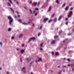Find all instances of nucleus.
<instances>
[{
	"mask_svg": "<svg viewBox=\"0 0 74 74\" xmlns=\"http://www.w3.org/2000/svg\"><path fill=\"white\" fill-rule=\"evenodd\" d=\"M8 19L9 20V24L11 25V23L13 22L14 20L13 18L10 16L8 17Z\"/></svg>",
	"mask_w": 74,
	"mask_h": 74,
	"instance_id": "1",
	"label": "nucleus"
},
{
	"mask_svg": "<svg viewBox=\"0 0 74 74\" xmlns=\"http://www.w3.org/2000/svg\"><path fill=\"white\" fill-rule=\"evenodd\" d=\"M73 15V11H70L68 14V18H71V15Z\"/></svg>",
	"mask_w": 74,
	"mask_h": 74,
	"instance_id": "2",
	"label": "nucleus"
},
{
	"mask_svg": "<svg viewBox=\"0 0 74 74\" xmlns=\"http://www.w3.org/2000/svg\"><path fill=\"white\" fill-rule=\"evenodd\" d=\"M36 40V38L34 37H33L30 38L29 39V40H28L29 42H30V41H31V40Z\"/></svg>",
	"mask_w": 74,
	"mask_h": 74,
	"instance_id": "3",
	"label": "nucleus"
},
{
	"mask_svg": "<svg viewBox=\"0 0 74 74\" xmlns=\"http://www.w3.org/2000/svg\"><path fill=\"white\" fill-rule=\"evenodd\" d=\"M48 20V18H45L43 20V21L44 23H45Z\"/></svg>",
	"mask_w": 74,
	"mask_h": 74,
	"instance_id": "4",
	"label": "nucleus"
},
{
	"mask_svg": "<svg viewBox=\"0 0 74 74\" xmlns=\"http://www.w3.org/2000/svg\"><path fill=\"white\" fill-rule=\"evenodd\" d=\"M32 57H30V58L29 59V58H26V60H27V61H28V62H30V61L32 60Z\"/></svg>",
	"mask_w": 74,
	"mask_h": 74,
	"instance_id": "5",
	"label": "nucleus"
},
{
	"mask_svg": "<svg viewBox=\"0 0 74 74\" xmlns=\"http://www.w3.org/2000/svg\"><path fill=\"white\" fill-rule=\"evenodd\" d=\"M51 44H55V40H53L51 42Z\"/></svg>",
	"mask_w": 74,
	"mask_h": 74,
	"instance_id": "6",
	"label": "nucleus"
},
{
	"mask_svg": "<svg viewBox=\"0 0 74 74\" xmlns=\"http://www.w3.org/2000/svg\"><path fill=\"white\" fill-rule=\"evenodd\" d=\"M51 9H52V6H50L48 9V11H51Z\"/></svg>",
	"mask_w": 74,
	"mask_h": 74,
	"instance_id": "7",
	"label": "nucleus"
},
{
	"mask_svg": "<svg viewBox=\"0 0 74 74\" xmlns=\"http://www.w3.org/2000/svg\"><path fill=\"white\" fill-rule=\"evenodd\" d=\"M69 8V7L67 6L65 8V11H68Z\"/></svg>",
	"mask_w": 74,
	"mask_h": 74,
	"instance_id": "8",
	"label": "nucleus"
},
{
	"mask_svg": "<svg viewBox=\"0 0 74 74\" xmlns=\"http://www.w3.org/2000/svg\"><path fill=\"white\" fill-rule=\"evenodd\" d=\"M62 18V16H60L58 18V21H60Z\"/></svg>",
	"mask_w": 74,
	"mask_h": 74,
	"instance_id": "9",
	"label": "nucleus"
},
{
	"mask_svg": "<svg viewBox=\"0 0 74 74\" xmlns=\"http://www.w3.org/2000/svg\"><path fill=\"white\" fill-rule=\"evenodd\" d=\"M20 52L21 53H23L24 52H25V50L24 49H22L20 51Z\"/></svg>",
	"mask_w": 74,
	"mask_h": 74,
	"instance_id": "10",
	"label": "nucleus"
},
{
	"mask_svg": "<svg viewBox=\"0 0 74 74\" xmlns=\"http://www.w3.org/2000/svg\"><path fill=\"white\" fill-rule=\"evenodd\" d=\"M53 22H56L57 21V18H55L53 20Z\"/></svg>",
	"mask_w": 74,
	"mask_h": 74,
	"instance_id": "11",
	"label": "nucleus"
},
{
	"mask_svg": "<svg viewBox=\"0 0 74 74\" xmlns=\"http://www.w3.org/2000/svg\"><path fill=\"white\" fill-rule=\"evenodd\" d=\"M54 16H55V13H54L53 14L51 15V18H52L54 17Z\"/></svg>",
	"mask_w": 74,
	"mask_h": 74,
	"instance_id": "12",
	"label": "nucleus"
},
{
	"mask_svg": "<svg viewBox=\"0 0 74 74\" xmlns=\"http://www.w3.org/2000/svg\"><path fill=\"white\" fill-rule=\"evenodd\" d=\"M58 35H55L54 37V39H56V38H58Z\"/></svg>",
	"mask_w": 74,
	"mask_h": 74,
	"instance_id": "13",
	"label": "nucleus"
},
{
	"mask_svg": "<svg viewBox=\"0 0 74 74\" xmlns=\"http://www.w3.org/2000/svg\"><path fill=\"white\" fill-rule=\"evenodd\" d=\"M62 33V30H60L59 32V35H60L61 34V33Z\"/></svg>",
	"mask_w": 74,
	"mask_h": 74,
	"instance_id": "14",
	"label": "nucleus"
},
{
	"mask_svg": "<svg viewBox=\"0 0 74 74\" xmlns=\"http://www.w3.org/2000/svg\"><path fill=\"white\" fill-rule=\"evenodd\" d=\"M73 52L72 51H68V53H69V54L70 53H72Z\"/></svg>",
	"mask_w": 74,
	"mask_h": 74,
	"instance_id": "15",
	"label": "nucleus"
},
{
	"mask_svg": "<svg viewBox=\"0 0 74 74\" xmlns=\"http://www.w3.org/2000/svg\"><path fill=\"white\" fill-rule=\"evenodd\" d=\"M59 55V53L58 52H56L55 53V55L57 56V55Z\"/></svg>",
	"mask_w": 74,
	"mask_h": 74,
	"instance_id": "16",
	"label": "nucleus"
},
{
	"mask_svg": "<svg viewBox=\"0 0 74 74\" xmlns=\"http://www.w3.org/2000/svg\"><path fill=\"white\" fill-rule=\"evenodd\" d=\"M66 3H64L63 4L62 6V7H65V6H66Z\"/></svg>",
	"mask_w": 74,
	"mask_h": 74,
	"instance_id": "17",
	"label": "nucleus"
},
{
	"mask_svg": "<svg viewBox=\"0 0 74 74\" xmlns=\"http://www.w3.org/2000/svg\"><path fill=\"white\" fill-rule=\"evenodd\" d=\"M32 4L33 5H35V6H36V5H37V2H36L34 3H32Z\"/></svg>",
	"mask_w": 74,
	"mask_h": 74,
	"instance_id": "18",
	"label": "nucleus"
},
{
	"mask_svg": "<svg viewBox=\"0 0 74 74\" xmlns=\"http://www.w3.org/2000/svg\"><path fill=\"white\" fill-rule=\"evenodd\" d=\"M43 46V42H42L40 44V47H42Z\"/></svg>",
	"mask_w": 74,
	"mask_h": 74,
	"instance_id": "19",
	"label": "nucleus"
},
{
	"mask_svg": "<svg viewBox=\"0 0 74 74\" xmlns=\"http://www.w3.org/2000/svg\"><path fill=\"white\" fill-rule=\"evenodd\" d=\"M22 24H23V25H28V24L27 23H22Z\"/></svg>",
	"mask_w": 74,
	"mask_h": 74,
	"instance_id": "20",
	"label": "nucleus"
},
{
	"mask_svg": "<svg viewBox=\"0 0 74 74\" xmlns=\"http://www.w3.org/2000/svg\"><path fill=\"white\" fill-rule=\"evenodd\" d=\"M42 60V58H40L39 59V60H38V62H40Z\"/></svg>",
	"mask_w": 74,
	"mask_h": 74,
	"instance_id": "21",
	"label": "nucleus"
},
{
	"mask_svg": "<svg viewBox=\"0 0 74 74\" xmlns=\"http://www.w3.org/2000/svg\"><path fill=\"white\" fill-rule=\"evenodd\" d=\"M8 5H9V6H10V7H11V4H10V3H9V2H8Z\"/></svg>",
	"mask_w": 74,
	"mask_h": 74,
	"instance_id": "22",
	"label": "nucleus"
},
{
	"mask_svg": "<svg viewBox=\"0 0 74 74\" xmlns=\"http://www.w3.org/2000/svg\"><path fill=\"white\" fill-rule=\"evenodd\" d=\"M34 62V61H32L30 64L29 65V67H31V65L32 64V63H33Z\"/></svg>",
	"mask_w": 74,
	"mask_h": 74,
	"instance_id": "23",
	"label": "nucleus"
},
{
	"mask_svg": "<svg viewBox=\"0 0 74 74\" xmlns=\"http://www.w3.org/2000/svg\"><path fill=\"white\" fill-rule=\"evenodd\" d=\"M52 21V19L48 21V23H51V22Z\"/></svg>",
	"mask_w": 74,
	"mask_h": 74,
	"instance_id": "24",
	"label": "nucleus"
},
{
	"mask_svg": "<svg viewBox=\"0 0 74 74\" xmlns=\"http://www.w3.org/2000/svg\"><path fill=\"white\" fill-rule=\"evenodd\" d=\"M23 36V35L22 34H20L19 36V37H21Z\"/></svg>",
	"mask_w": 74,
	"mask_h": 74,
	"instance_id": "25",
	"label": "nucleus"
},
{
	"mask_svg": "<svg viewBox=\"0 0 74 74\" xmlns=\"http://www.w3.org/2000/svg\"><path fill=\"white\" fill-rule=\"evenodd\" d=\"M8 30L9 32H10V31H11V28H9L8 29Z\"/></svg>",
	"mask_w": 74,
	"mask_h": 74,
	"instance_id": "26",
	"label": "nucleus"
},
{
	"mask_svg": "<svg viewBox=\"0 0 74 74\" xmlns=\"http://www.w3.org/2000/svg\"><path fill=\"white\" fill-rule=\"evenodd\" d=\"M18 21L19 22H22V20H21V19H19L18 20Z\"/></svg>",
	"mask_w": 74,
	"mask_h": 74,
	"instance_id": "27",
	"label": "nucleus"
},
{
	"mask_svg": "<svg viewBox=\"0 0 74 74\" xmlns=\"http://www.w3.org/2000/svg\"><path fill=\"white\" fill-rule=\"evenodd\" d=\"M56 2L57 3V4H59V2H58V0H56Z\"/></svg>",
	"mask_w": 74,
	"mask_h": 74,
	"instance_id": "28",
	"label": "nucleus"
},
{
	"mask_svg": "<svg viewBox=\"0 0 74 74\" xmlns=\"http://www.w3.org/2000/svg\"><path fill=\"white\" fill-rule=\"evenodd\" d=\"M8 1L10 2V3L12 4V2L11 0H8Z\"/></svg>",
	"mask_w": 74,
	"mask_h": 74,
	"instance_id": "29",
	"label": "nucleus"
},
{
	"mask_svg": "<svg viewBox=\"0 0 74 74\" xmlns=\"http://www.w3.org/2000/svg\"><path fill=\"white\" fill-rule=\"evenodd\" d=\"M21 71H22L24 73H26V71H23V70H22Z\"/></svg>",
	"mask_w": 74,
	"mask_h": 74,
	"instance_id": "30",
	"label": "nucleus"
},
{
	"mask_svg": "<svg viewBox=\"0 0 74 74\" xmlns=\"http://www.w3.org/2000/svg\"><path fill=\"white\" fill-rule=\"evenodd\" d=\"M21 46L22 47H23L25 46V44H22L21 45Z\"/></svg>",
	"mask_w": 74,
	"mask_h": 74,
	"instance_id": "31",
	"label": "nucleus"
},
{
	"mask_svg": "<svg viewBox=\"0 0 74 74\" xmlns=\"http://www.w3.org/2000/svg\"><path fill=\"white\" fill-rule=\"evenodd\" d=\"M10 10H12V11H14V10H13V9H12V8H10Z\"/></svg>",
	"mask_w": 74,
	"mask_h": 74,
	"instance_id": "32",
	"label": "nucleus"
},
{
	"mask_svg": "<svg viewBox=\"0 0 74 74\" xmlns=\"http://www.w3.org/2000/svg\"><path fill=\"white\" fill-rule=\"evenodd\" d=\"M37 14H38V13H35L34 16H37Z\"/></svg>",
	"mask_w": 74,
	"mask_h": 74,
	"instance_id": "33",
	"label": "nucleus"
},
{
	"mask_svg": "<svg viewBox=\"0 0 74 74\" xmlns=\"http://www.w3.org/2000/svg\"><path fill=\"white\" fill-rule=\"evenodd\" d=\"M16 3L17 4V5H19V3H18V1H17L16 2Z\"/></svg>",
	"mask_w": 74,
	"mask_h": 74,
	"instance_id": "34",
	"label": "nucleus"
},
{
	"mask_svg": "<svg viewBox=\"0 0 74 74\" xmlns=\"http://www.w3.org/2000/svg\"><path fill=\"white\" fill-rule=\"evenodd\" d=\"M51 54L52 55H54V52H53V51H52L51 52Z\"/></svg>",
	"mask_w": 74,
	"mask_h": 74,
	"instance_id": "35",
	"label": "nucleus"
},
{
	"mask_svg": "<svg viewBox=\"0 0 74 74\" xmlns=\"http://www.w3.org/2000/svg\"><path fill=\"white\" fill-rule=\"evenodd\" d=\"M29 11L30 12V13L31 14H32V10H31V9L29 10Z\"/></svg>",
	"mask_w": 74,
	"mask_h": 74,
	"instance_id": "36",
	"label": "nucleus"
},
{
	"mask_svg": "<svg viewBox=\"0 0 74 74\" xmlns=\"http://www.w3.org/2000/svg\"><path fill=\"white\" fill-rule=\"evenodd\" d=\"M0 44L1 46H2V45H3V43H2V42H0Z\"/></svg>",
	"mask_w": 74,
	"mask_h": 74,
	"instance_id": "37",
	"label": "nucleus"
},
{
	"mask_svg": "<svg viewBox=\"0 0 74 74\" xmlns=\"http://www.w3.org/2000/svg\"><path fill=\"white\" fill-rule=\"evenodd\" d=\"M40 2L39 1L38 2V3L37 5L38 6L40 5Z\"/></svg>",
	"mask_w": 74,
	"mask_h": 74,
	"instance_id": "38",
	"label": "nucleus"
},
{
	"mask_svg": "<svg viewBox=\"0 0 74 74\" xmlns=\"http://www.w3.org/2000/svg\"><path fill=\"white\" fill-rule=\"evenodd\" d=\"M67 60L68 61V62H70V59L68 58L67 59Z\"/></svg>",
	"mask_w": 74,
	"mask_h": 74,
	"instance_id": "39",
	"label": "nucleus"
},
{
	"mask_svg": "<svg viewBox=\"0 0 74 74\" xmlns=\"http://www.w3.org/2000/svg\"><path fill=\"white\" fill-rule=\"evenodd\" d=\"M68 23H69V22L67 21V22H66V23L65 24H66V25H68Z\"/></svg>",
	"mask_w": 74,
	"mask_h": 74,
	"instance_id": "40",
	"label": "nucleus"
},
{
	"mask_svg": "<svg viewBox=\"0 0 74 74\" xmlns=\"http://www.w3.org/2000/svg\"><path fill=\"white\" fill-rule=\"evenodd\" d=\"M41 34H40V33H38V36H40Z\"/></svg>",
	"mask_w": 74,
	"mask_h": 74,
	"instance_id": "41",
	"label": "nucleus"
},
{
	"mask_svg": "<svg viewBox=\"0 0 74 74\" xmlns=\"http://www.w3.org/2000/svg\"><path fill=\"white\" fill-rule=\"evenodd\" d=\"M22 70H25V67H23V68Z\"/></svg>",
	"mask_w": 74,
	"mask_h": 74,
	"instance_id": "42",
	"label": "nucleus"
},
{
	"mask_svg": "<svg viewBox=\"0 0 74 74\" xmlns=\"http://www.w3.org/2000/svg\"><path fill=\"white\" fill-rule=\"evenodd\" d=\"M71 33H69V34H68V36H70V35H71Z\"/></svg>",
	"mask_w": 74,
	"mask_h": 74,
	"instance_id": "43",
	"label": "nucleus"
},
{
	"mask_svg": "<svg viewBox=\"0 0 74 74\" xmlns=\"http://www.w3.org/2000/svg\"><path fill=\"white\" fill-rule=\"evenodd\" d=\"M32 1H31L29 2V4H32Z\"/></svg>",
	"mask_w": 74,
	"mask_h": 74,
	"instance_id": "44",
	"label": "nucleus"
},
{
	"mask_svg": "<svg viewBox=\"0 0 74 74\" xmlns=\"http://www.w3.org/2000/svg\"><path fill=\"white\" fill-rule=\"evenodd\" d=\"M71 10H73V7H71L70 8Z\"/></svg>",
	"mask_w": 74,
	"mask_h": 74,
	"instance_id": "45",
	"label": "nucleus"
},
{
	"mask_svg": "<svg viewBox=\"0 0 74 74\" xmlns=\"http://www.w3.org/2000/svg\"><path fill=\"white\" fill-rule=\"evenodd\" d=\"M33 23V25H32V26L33 27V26H34V23Z\"/></svg>",
	"mask_w": 74,
	"mask_h": 74,
	"instance_id": "46",
	"label": "nucleus"
},
{
	"mask_svg": "<svg viewBox=\"0 0 74 74\" xmlns=\"http://www.w3.org/2000/svg\"><path fill=\"white\" fill-rule=\"evenodd\" d=\"M35 10H38V8H36Z\"/></svg>",
	"mask_w": 74,
	"mask_h": 74,
	"instance_id": "47",
	"label": "nucleus"
},
{
	"mask_svg": "<svg viewBox=\"0 0 74 74\" xmlns=\"http://www.w3.org/2000/svg\"><path fill=\"white\" fill-rule=\"evenodd\" d=\"M12 39H14V37L12 36Z\"/></svg>",
	"mask_w": 74,
	"mask_h": 74,
	"instance_id": "48",
	"label": "nucleus"
},
{
	"mask_svg": "<svg viewBox=\"0 0 74 74\" xmlns=\"http://www.w3.org/2000/svg\"><path fill=\"white\" fill-rule=\"evenodd\" d=\"M40 50L41 51H42V48H40Z\"/></svg>",
	"mask_w": 74,
	"mask_h": 74,
	"instance_id": "49",
	"label": "nucleus"
},
{
	"mask_svg": "<svg viewBox=\"0 0 74 74\" xmlns=\"http://www.w3.org/2000/svg\"><path fill=\"white\" fill-rule=\"evenodd\" d=\"M16 12L17 13V14H19V12H17V11H16Z\"/></svg>",
	"mask_w": 74,
	"mask_h": 74,
	"instance_id": "50",
	"label": "nucleus"
},
{
	"mask_svg": "<svg viewBox=\"0 0 74 74\" xmlns=\"http://www.w3.org/2000/svg\"><path fill=\"white\" fill-rule=\"evenodd\" d=\"M65 20L66 21H67V20H68V18H66V19H65Z\"/></svg>",
	"mask_w": 74,
	"mask_h": 74,
	"instance_id": "51",
	"label": "nucleus"
},
{
	"mask_svg": "<svg viewBox=\"0 0 74 74\" xmlns=\"http://www.w3.org/2000/svg\"><path fill=\"white\" fill-rule=\"evenodd\" d=\"M20 60H21V62H22V58H20Z\"/></svg>",
	"mask_w": 74,
	"mask_h": 74,
	"instance_id": "52",
	"label": "nucleus"
},
{
	"mask_svg": "<svg viewBox=\"0 0 74 74\" xmlns=\"http://www.w3.org/2000/svg\"><path fill=\"white\" fill-rule=\"evenodd\" d=\"M42 29V26H41L40 27V29Z\"/></svg>",
	"mask_w": 74,
	"mask_h": 74,
	"instance_id": "53",
	"label": "nucleus"
},
{
	"mask_svg": "<svg viewBox=\"0 0 74 74\" xmlns=\"http://www.w3.org/2000/svg\"><path fill=\"white\" fill-rule=\"evenodd\" d=\"M66 41V40H64L63 41V42H65Z\"/></svg>",
	"mask_w": 74,
	"mask_h": 74,
	"instance_id": "54",
	"label": "nucleus"
},
{
	"mask_svg": "<svg viewBox=\"0 0 74 74\" xmlns=\"http://www.w3.org/2000/svg\"><path fill=\"white\" fill-rule=\"evenodd\" d=\"M30 21H29L28 22V23L29 24H30Z\"/></svg>",
	"mask_w": 74,
	"mask_h": 74,
	"instance_id": "55",
	"label": "nucleus"
},
{
	"mask_svg": "<svg viewBox=\"0 0 74 74\" xmlns=\"http://www.w3.org/2000/svg\"><path fill=\"white\" fill-rule=\"evenodd\" d=\"M18 18H20V15H18Z\"/></svg>",
	"mask_w": 74,
	"mask_h": 74,
	"instance_id": "56",
	"label": "nucleus"
},
{
	"mask_svg": "<svg viewBox=\"0 0 74 74\" xmlns=\"http://www.w3.org/2000/svg\"><path fill=\"white\" fill-rule=\"evenodd\" d=\"M19 49L18 48L16 49L17 51H19Z\"/></svg>",
	"mask_w": 74,
	"mask_h": 74,
	"instance_id": "57",
	"label": "nucleus"
},
{
	"mask_svg": "<svg viewBox=\"0 0 74 74\" xmlns=\"http://www.w3.org/2000/svg\"><path fill=\"white\" fill-rule=\"evenodd\" d=\"M29 21H30V22H32V20H31V19H29Z\"/></svg>",
	"mask_w": 74,
	"mask_h": 74,
	"instance_id": "58",
	"label": "nucleus"
},
{
	"mask_svg": "<svg viewBox=\"0 0 74 74\" xmlns=\"http://www.w3.org/2000/svg\"><path fill=\"white\" fill-rule=\"evenodd\" d=\"M68 38H67V39H65V41H67V40H68Z\"/></svg>",
	"mask_w": 74,
	"mask_h": 74,
	"instance_id": "59",
	"label": "nucleus"
},
{
	"mask_svg": "<svg viewBox=\"0 0 74 74\" xmlns=\"http://www.w3.org/2000/svg\"><path fill=\"white\" fill-rule=\"evenodd\" d=\"M60 74H61V73H62V71H60Z\"/></svg>",
	"mask_w": 74,
	"mask_h": 74,
	"instance_id": "60",
	"label": "nucleus"
},
{
	"mask_svg": "<svg viewBox=\"0 0 74 74\" xmlns=\"http://www.w3.org/2000/svg\"><path fill=\"white\" fill-rule=\"evenodd\" d=\"M7 74H9V72H7Z\"/></svg>",
	"mask_w": 74,
	"mask_h": 74,
	"instance_id": "61",
	"label": "nucleus"
},
{
	"mask_svg": "<svg viewBox=\"0 0 74 74\" xmlns=\"http://www.w3.org/2000/svg\"><path fill=\"white\" fill-rule=\"evenodd\" d=\"M14 17H15V18H17V17H16V16H14Z\"/></svg>",
	"mask_w": 74,
	"mask_h": 74,
	"instance_id": "62",
	"label": "nucleus"
},
{
	"mask_svg": "<svg viewBox=\"0 0 74 74\" xmlns=\"http://www.w3.org/2000/svg\"><path fill=\"white\" fill-rule=\"evenodd\" d=\"M64 67H66V66H63V68H64Z\"/></svg>",
	"mask_w": 74,
	"mask_h": 74,
	"instance_id": "63",
	"label": "nucleus"
},
{
	"mask_svg": "<svg viewBox=\"0 0 74 74\" xmlns=\"http://www.w3.org/2000/svg\"><path fill=\"white\" fill-rule=\"evenodd\" d=\"M31 74H34L32 72H31Z\"/></svg>",
	"mask_w": 74,
	"mask_h": 74,
	"instance_id": "64",
	"label": "nucleus"
}]
</instances>
